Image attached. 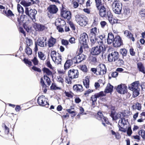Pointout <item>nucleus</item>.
Wrapping results in <instances>:
<instances>
[{
	"mask_svg": "<svg viewBox=\"0 0 145 145\" xmlns=\"http://www.w3.org/2000/svg\"><path fill=\"white\" fill-rule=\"evenodd\" d=\"M33 64L35 65H37L38 63V61L36 57H35L32 60Z\"/></svg>",
	"mask_w": 145,
	"mask_h": 145,
	"instance_id": "5fc2aeb1",
	"label": "nucleus"
},
{
	"mask_svg": "<svg viewBox=\"0 0 145 145\" xmlns=\"http://www.w3.org/2000/svg\"><path fill=\"white\" fill-rule=\"evenodd\" d=\"M44 75L48 76H51L52 75V72L48 68H44L42 69Z\"/></svg>",
	"mask_w": 145,
	"mask_h": 145,
	"instance_id": "c756f323",
	"label": "nucleus"
},
{
	"mask_svg": "<svg viewBox=\"0 0 145 145\" xmlns=\"http://www.w3.org/2000/svg\"><path fill=\"white\" fill-rule=\"evenodd\" d=\"M24 61L26 64L28 65L29 66H31L32 65L31 62L30 61L28 60L27 59H24Z\"/></svg>",
	"mask_w": 145,
	"mask_h": 145,
	"instance_id": "6e6d98bb",
	"label": "nucleus"
},
{
	"mask_svg": "<svg viewBox=\"0 0 145 145\" xmlns=\"http://www.w3.org/2000/svg\"><path fill=\"white\" fill-rule=\"evenodd\" d=\"M72 63V61L70 59L67 60L64 65V69L66 70L70 68Z\"/></svg>",
	"mask_w": 145,
	"mask_h": 145,
	"instance_id": "bb28decb",
	"label": "nucleus"
},
{
	"mask_svg": "<svg viewBox=\"0 0 145 145\" xmlns=\"http://www.w3.org/2000/svg\"><path fill=\"white\" fill-rule=\"evenodd\" d=\"M121 113L122 114V117L123 118L124 117H127L130 115V112L128 110H126L124 111Z\"/></svg>",
	"mask_w": 145,
	"mask_h": 145,
	"instance_id": "72a5a7b5",
	"label": "nucleus"
},
{
	"mask_svg": "<svg viewBox=\"0 0 145 145\" xmlns=\"http://www.w3.org/2000/svg\"><path fill=\"white\" fill-rule=\"evenodd\" d=\"M17 10L19 13L22 14L24 12L23 8L20 4H18L17 5Z\"/></svg>",
	"mask_w": 145,
	"mask_h": 145,
	"instance_id": "e433bc0d",
	"label": "nucleus"
},
{
	"mask_svg": "<svg viewBox=\"0 0 145 145\" xmlns=\"http://www.w3.org/2000/svg\"><path fill=\"white\" fill-rule=\"evenodd\" d=\"M140 85L139 81H136L129 86V89L133 91V96L134 97L137 96L139 94Z\"/></svg>",
	"mask_w": 145,
	"mask_h": 145,
	"instance_id": "7ed1b4c3",
	"label": "nucleus"
},
{
	"mask_svg": "<svg viewBox=\"0 0 145 145\" xmlns=\"http://www.w3.org/2000/svg\"><path fill=\"white\" fill-rule=\"evenodd\" d=\"M100 25L101 27L102 28H104V27L107 25V23L105 21H102L100 22Z\"/></svg>",
	"mask_w": 145,
	"mask_h": 145,
	"instance_id": "4d7b16f0",
	"label": "nucleus"
},
{
	"mask_svg": "<svg viewBox=\"0 0 145 145\" xmlns=\"http://www.w3.org/2000/svg\"><path fill=\"white\" fill-rule=\"evenodd\" d=\"M57 81L61 82L62 83H63L64 81V80L62 76H57Z\"/></svg>",
	"mask_w": 145,
	"mask_h": 145,
	"instance_id": "3c124183",
	"label": "nucleus"
},
{
	"mask_svg": "<svg viewBox=\"0 0 145 145\" xmlns=\"http://www.w3.org/2000/svg\"><path fill=\"white\" fill-rule=\"evenodd\" d=\"M67 111L70 114H72L71 116L72 117L75 116L76 115L75 112L73 111H72L71 109H67Z\"/></svg>",
	"mask_w": 145,
	"mask_h": 145,
	"instance_id": "79ce46f5",
	"label": "nucleus"
},
{
	"mask_svg": "<svg viewBox=\"0 0 145 145\" xmlns=\"http://www.w3.org/2000/svg\"><path fill=\"white\" fill-rule=\"evenodd\" d=\"M140 15L142 16L145 17V9H142L140 12Z\"/></svg>",
	"mask_w": 145,
	"mask_h": 145,
	"instance_id": "774afa93",
	"label": "nucleus"
},
{
	"mask_svg": "<svg viewBox=\"0 0 145 145\" xmlns=\"http://www.w3.org/2000/svg\"><path fill=\"white\" fill-rule=\"evenodd\" d=\"M81 69L82 71L85 72H86L87 71V68L85 65H82L81 67Z\"/></svg>",
	"mask_w": 145,
	"mask_h": 145,
	"instance_id": "338daca9",
	"label": "nucleus"
},
{
	"mask_svg": "<svg viewBox=\"0 0 145 145\" xmlns=\"http://www.w3.org/2000/svg\"><path fill=\"white\" fill-rule=\"evenodd\" d=\"M37 12V11L34 9H32L28 7L25 8V13L34 22L35 21V16Z\"/></svg>",
	"mask_w": 145,
	"mask_h": 145,
	"instance_id": "0eeeda50",
	"label": "nucleus"
},
{
	"mask_svg": "<svg viewBox=\"0 0 145 145\" xmlns=\"http://www.w3.org/2000/svg\"><path fill=\"white\" fill-rule=\"evenodd\" d=\"M98 32V29L96 27L90 29L89 35L90 36H91L93 37H95L96 35L97 34Z\"/></svg>",
	"mask_w": 145,
	"mask_h": 145,
	"instance_id": "4be33fe9",
	"label": "nucleus"
},
{
	"mask_svg": "<svg viewBox=\"0 0 145 145\" xmlns=\"http://www.w3.org/2000/svg\"><path fill=\"white\" fill-rule=\"evenodd\" d=\"M51 56L55 63L57 65L61 63L62 58L61 55L56 52V51H53L51 53Z\"/></svg>",
	"mask_w": 145,
	"mask_h": 145,
	"instance_id": "423d86ee",
	"label": "nucleus"
},
{
	"mask_svg": "<svg viewBox=\"0 0 145 145\" xmlns=\"http://www.w3.org/2000/svg\"><path fill=\"white\" fill-rule=\"evenodd\" d=\"M78 72L77 70L71 69L68 72V75L69 77L71 79H74L78 77Z\"/></svg>",
	"mask_w": 145,
	"mask_h": 145,
	"instance_id": "9b49d317",
	"label": "nucleus"
},
{
	"mask_svg": "<svg viewBox=\"0 0 145 145\" xmlns=\"http://www.w3.org/2000/svg\"><path fill=\"white\" fill-rule=\"evenodd\" d=\"M107 14L108 20L110 22V21H111V20L112 19V15L110 12H107Z\"/></svg>",
	"mask_w": 145,
	"mask_h": 145,
	"instance_id": "8fccbe9b",
	"label": "nucleus"
},
{
	"mask_svg": "<svg viewBox=\"0 0 145 145\" xmlns=\"http://www.w3.org/2000/svg\"><path fill=\"white\" fill-rule=\"evenodd\" d=\"M124 34L125 36L131 39L132 41H135L134 38L133 37L132 34L128 31H125Z\"/></svg>",
	"mask_w": 145,
	"mask_h": 145,
	"instance_id": "a878e982",
	"label": "nucleus"
},
{
	"mask_svg": "<svg viewBox=\"0 0 145 145\" xmlns=\"http://www.w3.org/2000/svg\"><path fill=\"white\" fill-rule=\"evenodd\" d=\"M25 52L28 55H30L32 53V51L31 48L29 47H26L25 49Z\"/></svg>",
	"mask_w": 145,
	"mask_h": 145,
	"instance_id": "a18cd8bd",
	"label": "nucleus"
},
{
	"mask_svg": "<svg viewBox=\"0 0 145 145\" xmlns=\"http://www.w3.org/2000/svg\"><path fill=\"white\" fill-rule=\"evenodd\" d=\"M113 87L109 83L107 84L105 91V93H111L112 92L113 90Z\"/></svg>",
	"mask_w": 145,
	"mask_h": 145,
	"instance_id": "c85d7f7f",
	"label": "nucleus"
},
{
	"mask_svg": "<svg viewBox=\"0 0 145 145\" xmlns=\"http://www.w3.org/2000/svg\"><path fill=\"white\" fill-rule=\"evenodd\" d=\"M65 95L69 98H72L73 97L72 93L71 92L65 91L64 92Z\"/></svg>",
	"mask_w": 145,
	"mask_h": 145,
	"instance_id": "864d4df0",
	"label": "nucleus"
},
{
	"mask_svg": "<svg viewBox=\"0 0 145 145\" xmlns=\"http://www.w3.org/2000/svg\"><path fill=\"white\" fill-rule=\"evenodd\" d=\"M137 66L140 71L142 72L144 74H145V69L142 65L140 63H139L137 64Z\"/></svg>",
	"mask_w": 145,
	"mask_h": 145,
	"instance_id": "2f4dec72",
	"label": "nucleus"
},
{
	"mask_svg": "<svg viewBox=\"0 0 145 145\" xmlns=\"http://www.w3.org/2000/svg\"><path fill=\"white\" fill-rule=\"evenodd\" d=\"M38 103L40 106H44L49 105L47 102V99L44 96L42 95L38 97Z\"/></svg>",
	"mask_w": 145,
	"mask_h": 145,
	"instance_id": "ddd939ff",
	"label": "nucleus"
},
{
	"mask_svg": "<svg viewBox=\"0 0 145 145\" xmlns=\"http://www.w3.org/2000/svg\"><path fill=\"white\" fill-rule=\"evenodd\" d=\"M73 88L74 90L77 92H81L83 90L82 86L80 84L74 85Z\"/></svg>",
	"mask_w": 145,
	"mask_h": 145,
	"instance_id": "5701e85b",
	"label": "nucleus"
},
{
	"mask_svg": "<svg viewBox=\"0 0 145 145\" xmlns=\"http://www.w3.org/2000/svg\"><path fill=\"white\" fill-rule=\"evenodd\" d=\"M95 2L97 8H99L100 6L103 5L100 0H95Z\"/></svg>",
	"mask_w": 145,
	"mask_h": 145,
	"instance_id": "49530a36",
	"label": "nucleus"
},
{
	"mask_svg": "<svg viewBox=\"0 0 145 145\" xmlns=\"http://www.w3.org/2000/svg\"><path fill=\"white\" fill-rule=\"evenodd\" d=\"M2 13L7 17H11L14 15L12 12L10 10H8L7 11L5 10H1Z\"/></svg>",
	"mask_w": 145,
	"mask_h": 145,
	"instance_id": "cd10ccee",
	"label": "nucleus"
},
{
	"mask_svg": "<svg viewBox=\"0 0 145 145\" xmlns=\"http://www.w3.org/2000/svg\"><path fill=\"white\" fill-rule=\"evenodd\" d=\"M97 117L98 120H101L102 121V124L104 126H106V124H108V119L104 117L101 112H98Z\"/></svg>",
	"mask_w": 145,
	"mask_h": 145,
	"instance_id": "f8f14e48",
	"label": "nucleus"
},
{
	"mask_svg": "<svg viewBox=\"0 0 145 145\" xmlns=\"http://www.w3.org/2000/svg\"><path fill=\"white\" fill-rule=\"evenodd\" d=\"M129 52L131 55L132 56H134L135 54V52L134 51L133 49L132 48H131L130 49Z\"/></svg>",
	"mask_w": 145,
	"mask_h": 145,
	"instance_id": "69168bd1",
	"label": "nucleus"
},
{
	"mask_svg": "<svg viewBox=\"0 0 145 145\" xmlns=\"http://www.w3.org/2000/svg\"><path fill=\"white\" fill-rule=\"evenodd\" d=\"M122 44V41L121 38L119 35L116 36L114 38L113 42V46L115 47H118Z\"/></svg>",
	"mask_w": 145,
	"mask_h": 145,
	"instance_id": "2eb2a0df",
	"label": "nucleus"
},
{
	"mask_svg": "<svg viewBox=\"0 0 145 145\" xmlns=\"http://www.w3.org/2000/svg\"><path fill=\"white\" fill-rule=\"evenodd\" d=\"M56 41V39L51 37L49 39L48 44L49 47L53 46L55 44Z\"/></svg>",
	"mask_w": 145,
	"mask_h": 145,
	"instance_id": "393cba45",
	"label": "nucleus"
},
{
	"mask_svg": "<svg viewBox=\"0 0 145 145\" xmlns=\"http://www.w3.org/2000/svg\"><path fill=\"white\" fill-rule=\"evenodd\" d=\"M86 56L83 54H80L76 56V61L77 63H80L84 59Z\"/></svg>",
	"mask_w": 145,
	"mask_h": 145,
	"instance_id": "7c9ffc66",
	"label": "nucleus"
},
{
	"mask_svg": "<svg viewBox=\"0 0 145 145\" xmlns=\"http://www.w3.org/2000/svg\"><path fill=\"white\" fill-rule=\"evenodd\" d=\"M97 98H98L95 94L91 96V100L92 101V104L93 105L94 104V102H96L97 101Z\"/></svg>",
	"mask_w": 145,
	"mask_h": 145,
	"instance_id": "ea45409f",
	"label": "nucleus"
},
{
	"mask_svg": "<svg viewBox=\"0 0 145 145\" xmlns=\"http://www.w3.org/2000/svg\"><path fill=\"white\" fill-rule=\"evenodd\" d=\"M106 50V48L102 41L100 42L99 45L93 47L91 50V54L94 55H97L101 53H103Z\"/></svg>",
	"mask_w": 145,
	"mask_h": 145,
	"instance_id": "f03ea898",
	"label": "nucleus"
},
{
	"mask_svg": "<svg viewBox=\"0 0 145 145\" xmlns=\"http://www.w3.org/2000/svg\"><path fill=\"white\" fill-rule=\"evenodd\" d=\"M138 134L143 139H145V130H141L139 131Z\"/></svg>",
	"mask_w": 145,
	"mask_h": 145,
	"instance_id": "58836bf2",
	"label": "nucleus"
},
{
	"mask_svg": "<svg viewBox=\"0 0 145 145\" xmlns=\"http://www.w3.org/2000/svg\"><path fill=\"white\" fill-rule=\"evenodd\" d=\"M33 27L36 31H42L46 29V27L44 25L36 23L33 24Z\"/></svg>",
	"mask_w": 145,
	"mask_h": 145,
	"instance_id": "a211bd4d",
	"label": "nucleus"
},
{
	"mask_svg": "<svg viewBox=\"0 0 145 145\" xmlns=\"http://www.w3.org/2000/svg\"><path fill=\"white\" fill-rule=\"evenodd\" d=\"M99 10V14L102 17H105L106 16L107 12L106 8L104 5H102L99 8H97Z\"/></svg>",
	"mask_w": 145,
	"mask_h": 145,
	"instance_id": "f3484780",
	"label": "nucleus"
},
{
	"mask_svg": "<svg viewBox=\"0 0 145 145\" xmlns=\"http://www.w3.org/2000/svg\"><path fill=\"white\" fill-rule=\"evenodd\" d=\"M119 55L118 52L114 51L109 53L108 56V61L110 62H115L118 66H120L123 63V61L119 59Z\"/></svg>",
	"mask_w": 145,
	"mask_h": 145,
	"instance_id": "f257e3e1",
	"label": "nucleus"
},
{
	"mask_svg": "<svg viewBox=\"0 0 145 145\" xmlns=\"http://www.w3.org/2000/svg\"><path fill=\"white\" fill-rule=\"evenodd\" d=\"M114 39V35L111 33H108L107 38V43L108 44H110L113 43Z\"/></svg>",
	"mask_w": 145,
	"mask_h": 145,
	"instance_id": "b1692460",
	"label": "nucleus"
},
{
	"mask_svg": "<svg viewBox=\"0 0 145 145\" xmlns=\"http://www.w3.org/2000/svg\"><path fill=\"white\" fill-rule=\"evenodd\" d=\"M127 134L128 136H130L132 133V131L131 129V127H128L127 132Z\"/></svg>",
	"mask_w": 145,
	"mask_h": 145,
	"instance_id": "e2e57ef3",
	"label": "nucleus"
},
{
	"mask_svg": "<svg viewBox=\"0 0 145 145\" xmlns=\"http://www.w3.org/2000/svg\"><path fill=\"white\" fill-rule=\"evenodd\" d=\"M88 35L86 33L82 34L79 39V41L83 45H86L88 41Z\"/></svg>",
	"mask_w": 145,
	"mask_h": 145,
	"instance_id": "6e6552de",
	"label": "nucleus"
},
{
	"mask_svg": "<svg viewBox=\"0 0 145 145\" xmlns=\"http://www.w3.org/2000/svg\"><path fill=\"white\" fill-rule=\"evenodd\" d=\"M83 84L84 86L86 88H89V80L87 78H86L83 81Z\"/></svg>",
	"mask_w": 145,
	"mask_h": 145,
	"instance_id": "c9c22d12",
	"label": "nucleus"
},
{
	"mask_svg": "<svg viewBox=\"0 0 145 145\" xmlns=\"http://www.w3.org/2000/svg\"><path fill=\"white\" fill-rule=\"evenodd\" d=\"M95 94L97 98L105 96L106 95L105 93V92H103V91L100 92L99 93H95Z\"/></svg>",
	"mask_w": 145,
	"mask_h": 145,
	"instance_id": "4c0bfd02",
	"label": "nucleus"
},
{
	"mask_svg": "<svg viewBox=\"0 0 145 145\" xmlns=\"http://www.w3.org/2000/svg\"><path fill=\"white\" fill-rule=\"evenodd\" d=\"M35 43L37 45L41 47H44L46 45V42L45 43L44 41V38L43 37L39 38Z\"/></svg>",
	"mask_w": 145,
	"mask_h": 145,
	"instance_id": "aec40b11",
	"label": "nucleus"
},
{
	"mask_svg": "<svg viewBox=\"0 0 145 145\" xmlns=\"http://www.w3.org/2000/svg\"><path fill=\"white\" fill-rule=\"evenodd\" d=\"M26 43L28 46H29L32 44V42L31 40L30 39H26Z\"/></svg>",
	"mask_w": 145,
	"mask_h": 145,
	"instance_id": "603ef678",
	"label": "nucleus"
},
{
	"mask_svg": "<svg viewBox=\"0 0 145 145\" xmlns=\"http://www.w3.org/2000/svg\"><path fill=\"white\" fill-rule=\"evenodd\" d=\"M119 20L116 18H113L111 20V21H110V22L112 24L115 23H119Z\"/></svg>",
	"mask_w": 145,
	"mask_h": 145,
	"instance_id": "09e8293b",
	"label": "nucleus"
},
{
	"mask_svg": "<svg viewBox=\"0 0 145 145\" xmlns=\"http://www.w3.org/2000/svg\"><path fill=\"white\" fill-rule=\"evenodd\" d=\"M93 91V90L92 89H88V90L86 91L84 95L86 96H88L89 94Z\"/></svg>",
	"mask_w": 145,
	"mask_h": 145,
	"instance_id": "de8ad7c7",
	"label": "nucleus"
},
{
	"mask_svg": "<svg viewBox=\"0 0 145 145\" xmlns=\"http://www.w3.org/2000/svg\"><path fill=\"white\" fill-rule=\"evenodd\" d=\"M61 16L65 19L70 20L71 18V14L70 11L63 9L61 11Z\"/></svg>",
	"mask_w": 145,
	"mask_h": 145,
	"instance_id": "dca6fc26",
	"label": "nucleus"
},
{
	"mask_svg": "<svg viewBox=\"0 0 145 145\" xmlns=\"http://www.w3.org/2000/svg\"><path fill=\"white\" fill-rule=\"evenodd\" d=\"M90 37H91L90 41L92 44L93 45L97 42L95 37H93L91 36Z\"/></svg>",
	"mask_w": 145,
	"mask_h": 145,
	"instance_id": "c03bdc74",
	"label": "nucleus"
},
{
	"mask_svg": "<svg viewBox=\"0 0 145 145\" xmlns=\"http://www.w3.org/2000/svg\"><path fill=\"white\" fill-rule=\"evenodd\" d=\"M51 89H61V88L60 87H57L54 84H52L51 86Z\"/></svg>",
	"mask_w": 145,
	"mask_h": 145,
	"instance_id": "13d9d810",
	"label": "nucleus"
},
{
	"mask_svg": "<svg viewBox=\"0 0 145 145\" xmlns=\"http://www.w3.org/2000/svg\"><path fill=\"white\" fill-rule=\"evenodd\" d=\"M75 20L80 26L84 27L88 24V19L85 16L76 15L75 16Z\"/></svg>",
	"mask_w": 145,
	"mask_h": 145,
	"instance_id": "20e7f679",
	"label": "nucleus"
},
{
	"mask_svg": "<svg viewBox=\"0 0 145 145\" xmlns=\"http://www.w3.org/2000/svg\"><path fill=\"white\" fill-rule=\"evenodd\" d=\"M32 69L35 71H37L38 72H41V70L39 68H37L36 67H33Z\"/></svg>",
	"mask_w": 145,
	"mask_h": 145,
	"instance_id": "680f3d73",
	"label": "nucleus"
},
{
	"mask_svg": "<svg viewBox=\"0 0 145 145\" xmlns=\"http://www.w3.org/2000/svg\"><path fill=\"white\" fill-rule=\"evenodd\" d=\"M122 114L120 112L118 113H114V112H112L111 114V116L114 120H116L118 118H123L122 117Z\"/></svg>",
	"mask_w": 145,
	"mask_h": 145,
	"instance_id": "412c9836",
	"label": "nucleus"
},
{
	"mask_svg": "<svg viewBox=\"0 0 145 145\" xmlns=\"http://www.w3.org/2000/svg\"><path fill=\"white\" fill-rule=\"evenodd\" d=\"M118 124L121 129H127L129 125V123L127 120L123 118L119 120Z\"/></svg>",
	"mask_w": 145,
	"mask_h": 145,
	"instance_id": "9d476101",
	"label": "nucleus"
},
{
	"mask_svg": "<svg viewBox=\"0 0 145 145\" xmlns=\"http://www.w3.org/2000/svg\"><path fill=\"white\" fill-rule=\"evenodd\" d=\"M47 9L50 13L53 14L56 13L58 10V8L55 5H50L48 8Z\"/></svg>",
	"mask_w": 145,
	"mask_h": 145,
	"instance_id": "6ab92c4d",
	"label": "nucleus"
},
{
	"mask_svg": "<svg viewBox=\"0 0 145 145\" xmlns=\"http://www.w3.org/2000/svg\"><path fill=\"white\" fill-rule=\"evenodd\" d=\"M62 44L65 46H66L69 44L68 41L66 40L63 39L61 41Z\"/></svg>",
	"mask_w": 145,
	"mask_h": 145,
	"instance_id": "0e129e2a",
	"label": "nucleus"
},
{
	"mask_svg": "<svg viewBox=\"0 0 145 145\" xmlns=\"http://www.w3.org/2000/svg\"><path fill=\"white\" fill-rule=\"evenodd\" d=\"M127 87L125 84H121L118 86L116 88L117 91L121 94H124L126 93Z\"/></svg>",
	"mask_w": 145,
	"mask_h": 145,
	"instance_id": "4468645a",
	"label": "nucleus"
},
{
	"mask_svg": "<svg viewBox=\"0 0 145 145\" xmlns=\"http://www.w3.org/2000/svg\"><path fill=\"white\" fill-rule=\"evenodd\" d=\"M38 56L39 58L41 60H44L46 59V56L45 55L41 52H38Z\"/></svg>",
	"mask_w": 145,
	"mask_h": 145,
	"instance_id": "473e14b6",
	"label": "nucleus"
},
{
	"mask_svg": "<svg viewBox=\"0 0 145 145\" xmlns=\"http://www.w3.org/2000/svg\"><path fill=\"white\" fill-rule=\"evenodd\" d=\"M135 108L138 110H140L141 109V106L140 104L137 103L135 105Z\"/></svg>",
	"mask_w": 145,
	"mask_h": 145,
	"instance_id": "bf43d9fd",
	"label": "nucleus"
},
{
	"mask_svg": "<svg viewBox=\"0 0 145 145\" xmlns=\"http://www.w3.org/2000/svg\"><path fill=\"white\" fill-rule=\"evenodd\" d=\"M120 53L123 56H125L127 55V51L126 50L125 48L121 49L120 50Z\"/></svg>",
	"mask_w": 145,
	"mask_h": 145,
	"instance_id": "37998d69",
	"label": "nucleus"
},
{
	"mask_svg": "<svg viewBox=\"0 0 145 145\" xmlns=\"http://www.w3.org/2000/svg\"><path fill=\"white\" fill-rule=\"evenodd\" d=\"M69 24L70 27L73 30H75V27L74 24L72 22H69Z\"/></svg>",
	"mask_w": 145,
	"mask_h": 145,
	"instance_id": "052dcab7",
	"label": "nucleus"
},
{
	"mask_svg": "<svg viewBox=\"0 0 145 145\" xmlns=\"http://www.w3.org/2000/svg\"><path fill=\"white\" fill-rule=\"evenodd\" d=\"M97 75L103 76L106 72V69L105 65L104 64H101L97 67Z\"/></svg>",
	"mask_w": 145,
	"mask_h": 145,
	"instance_id": "1a4fd4ad",
	"label": "nucleus"
},
{
	"mask_svg": "<svg viewBox=\"0 0 145 145\" xmlns=\"http://www.w3.org/2000/svg\"><path fill=\"white\" fill-rule=\"evenodd\" d=\"M43 78L44 80H46L47 83V85L49 86L51 84V81L49 77L45 75H44Z\"/></svg>",
	"mask_w": 145,
	"mask_h": 145,
	"instance_id": "f704fd0d",
	"label": "nucleus"
},
{
	"mask_svg": "<svg viewBox=\"0 0 145 145\" xmlns=\"http://www.w3.org/2000/svg\"><path fill=\"white\" fill-rule=\"evenodd\" d=\"M20 4L25 7H28L30 6L31 3L27 2L25 1H22L21 2Z\"/></svg>",
	"mask_w": 145,
	"mask_h": 145,
	"instance_id": "a19ab883",
	"label": "nucleus"
},
{
	"mask_svg": "<svg viewBox=\"0 0 145 145\" xmlns=\"http://www.w3.org/2000/svg\"><path fill=\"white\" fill-rule=\"evenodd\" d=\"M112 7L114 12L120 14L121 12L122 5L121 3L119 1H114L112 5Z\"/></svg>",
	"mask_w": 145,
	"mask_h": 145,
	"instance_id": "39448f33",
	"label": "nucleus"
}]
</instances>
